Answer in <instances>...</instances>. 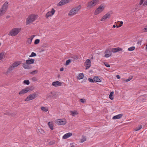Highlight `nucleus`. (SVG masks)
<instances>
[{"label": "nucleus", "mask_w": 147, "mask_h": 147, "mask_svg": "<svg viewBox=\"0 0 147 147\" xmlns=\"http://www.w3.org/2000/svg\"><path fill=\"white\" fill-rule=\"evenodd\" d=\"M38 71L37 70H34L30 73V74H32L34 75L35 74H36L38 73Z\"/></svg>", "instance_id": "nucleus-35"}, {"label": "nucleus", "mask_w": 147, "mask_h": 147, "mask_svg": "<svg viewBox=\"0 0 147 147\" xmlns=\"http://www.w3.org/2000/svg\"><path fill=\"white\" fill-rule=\"evenodd\" d=\"M104 64L106 67H110V65L108 63L106 62H105Z\"/></svg>", "instance_id": "nucleus-43"}, {"label": "nucleus", "mask_w": 147, "mask_h": 147, "mask_svg": "<svg viewBox=\"0 0 147 147\" xmlns=\"http://www.w3.org/2000/svg\"><path fill=\"white\" fill-rule=\"evenodd\" d=\"M34 61L35 60L34 59H30L26 60V63L30 65L34 63Z\"/></svg>", "instance_id": "nucleus-20"}, {"label": "nucleus", "mask_w": 147, "mask_h": 147, "mask_svg": "<svg viewBox=\"0 0 147 147\" xmlns=\"http://www.w3.org/2000/svg\"><path fill=\"white\" fill-rule=\"evenodd\" d=\"M6 11L4 10L1 9H0V16H3Z\"/></svg>", "instance_id": "nucleus-26"}, {"label": "nucleus", "mask_w": 147, "mask_h": 147, "mask_svg": "<svg viewBox=\"0 0 147 147\" xmlns=\"http://www.w3.org/2000/svg\"><path fill=\"white\" fill-rule=\"evenodd\" d=\"M84 77V74L83 73H80L77 77L78 79L81 80Z\"/></svg>", "instance_id": "nucleus-24"}, {"label": "nucleus", "mask_w": 147, "mask_h": 147, "mask_svg": "<svg viewBox=\"0 0 147 147\" xmlns=\"http://www.w3.org/2000/svg\"><path fill=\"white\" fill-rule=\"evenodd\" d=\"M29 65V64L26 63V62L25 63H23V67L25 69H29L31 68V67Z\"/></svg>", "instance_id": "nucleus-17"}, {"label": "nucleus", "mask_w": 147, "mask_h": 147, "mask_svg": "<svg viewBox=\"0 0 147 147\" xmlns=\"http://www.w3.org/2000/svg\"><path fill=\"white\" fill-rule=\"evenodd\" d=\"M142 128V125H140L139 127H137L135 129L136 131L139 130Z\"/></svg>", "instance_id": "nucleus-38"}, {"label": "nucleus", "mask_w": 147, "mask_h": 147, "mask_svg": "<svg viewBox=\"0 0 147 147\" xmlns=\"http://www.w3.org/2000/svg\"><path fill=\"white\" fill-rule=\"evenodd\" d=\"M99 1V0H92L91 1L88 2L87 4V7L91 8L94 7Z\"/></svg>", "instance_id": "nucleus-3"}, {"label": "nucleus", "mask_w": 147, "mask_h": 147, "mask_svg": "<svg viewBox=\"0 0 147 147\" xmlns=\"http://www.w3.org/2000/svg\"><path fill=\"white\" fill-rule=\"evenodd\" d=\"M64 69L63 67H62L60 69V71H63Z\"/></svg>", "instance_id": "nucleus-54"}, {"label": "nucleus", "mask_w": 147, "mask_h": 147, "mask_svg": "<svg viewBox=\"0 0 147 147\" xmlns=\"http://www.w3.org/2000/svg\"><path fill=\"white\" fill-rule=\"evenodd\" d=\"M116 77L118 79H119L120 78V76L118 75H117Z\"/></svg>", "instance_id": "nucleus-53"}, {"label": "nucleus", "mask_w": 147, "mask_h": 147, "mask_svg": "<svg viewBox=\"0 0 147 147\" xmlns=\"http://www.w3.org/2000/svg\"><path fill=\"white\" fill-rule=\"evenodd\" d=\"M93 80L94 81L98 82H100L101 81L99 78L97 76L94 77V78Z\"/></svg>", "instance_id": "nucleus-23"}, {"label": "nucleus", "mask_w": 147, "mask_h": 147, "mask_svg": "<svg viewBox=\"0 0 147 147\" xmlns=\"http://www.w3.org/2000/svg\"><path fill=\"white\" fill-rule=\"evenodd\" d=\"M104 7L102 5H101L95 10L94 14L97 15L101 13L104 9Z\"/></svg>", "instance_id": "nucleus-8"}, {"label": "nucleus", "mask_w": 147, "mask_h": 147, "mask_svg": "<svg viewBox=\"0 0 147 147\" xmlns=\"http://www.w3.org/2000/svg\"><path fill=\"white\" fill-rule=\"evenodd\" d=\"M40 109L42 111L46 112H47L48 110V109H47L45 107H41L40 108Z\"/></svg>", "instance_id": "nucleus-30"}, {"label": "nucleus", "mask_w": 147, "mask_h": 147, "mask_svg": "<svg viewBox=\"0 0 147 147\" xmlns=\"http://www.w3.org/2000/svg\"><path fill=\"white\" fill-rule=\"evenodd\" d=\"M144 1L145 0H140L139 4V5H142L143 4V3L144 2Z\"/></svg>", "instance_id": "nucleus-44"}, {"label": "nucleus", "mask_w": 147, "mask_h": 147, "mask_svg": "<svg viewBox=\"0 0 147 147\" xmlns=\"http://www.w3.org/2000/svg\"><path fill=\"white\" fill-rule=\"evenodd\" d=\"M36 17V16L34 15H32L30 16L27 19L26 22V24H28L35 20Z\"/></svg>", "instance_id": "nucleus-4"}, {"label": "nucleus", "mask_w": 147, "mask_h": 147, "mask_svg": "<svg viewBox=\"0 0 147 147\" xmlns=\"http://www.w3.org/2000/svg\"><path fill=\"white\" fill-rule=\"evenodd\" d=\"M4 56V53H0V60H1Z\"/></svg>", "instance_id": "nucleus-33"}, {"label": "nucleus", "mask_w": 147, "mask_h": 147, "mask_svg": "<svg viewBox=\"0 0 147 147\" xmlns=\"http://www.w3.org/2000/svg\"><path fill=\"white\" fill-rule=\"evenodd\" d=\"M55 141H51L49 142V145H52L55 144Z\"/></svg>", "instance_id": "nucleus-42"}, {"label": "nucleus", "mask_w": 147, "mask_h": 147, "mask_svg": "<svg viewBox=\"0 0 147 147\" xmlns=\"http://www.w3.org/2000/svg\"><path fill=\"white\" fill-rule=\"evenodd\" d=\"M10 112L7 110L6 111L5 113H4V114L5 115L10 116Z\"/></svg>", "instance_id": "nucleus-40"}, {"label": "nucleus", "mask_w": 147, "mask_h": 147, "mask_svg": "<svg viewBox=\"0 0 147 147\" xmlns=\"http://www.w3.org/2000/svg\"><path fill=\"white\" fill-rule=\"evenodd\" d=\"M38 94L36 93H33L28 96L25 99V101H28L35 98L37 96Z\"/></svg>", "instance_id": "nucleus-5"}, {"label": "nucleus", "mask_w": 147, "mask_h": 147, "mask_svg": "<svg viewBox=\"0 0 147 147\" xmlns=\"http://www.w3.org/2000/svg\"><path fill=\"white\" fill-rule=\"evenodd\" d=\"M91 58H92V59H93V57H92Z\"/></svg>", "instance_id": "nucleus-61"}, {"label": "nucleus", "mask_w": 147, "mask_h": 147, "mask_svg": "<svg viewBox=\"0 0 147 147\" xmlns=\"http://www.w3.org/2000/svg\"><path fill=\"white\" fill-rule=\"evenodd\" d=\"M56 123L58 125H64L67 122L65 119H62L57 120Z\"/></svg>", "instance_id": "nucleus-7"}, {"label": "nucleus", "mask_w": 147, "mask_h": 147, "mask_svg": "<svg viewBox=\"0 0 147 147\" xmlns=\"http://www.w3.org/2000/svg\"><path fill=\"white\" fill-rule=\"evenodd\" d=\"M80 100L83 103H84L85 101V100H84L82 99H80Z\"/></svg>", "instance_id": "nucleus-50"}, {"label": "nucleus", "mask_w": 147, "mask_h": 147, "mask_svg": "<svg viewBox=\"0 0 147 147\" xmlns=\"http://www.w3.org/2000/svg\"><path fill=\"white\" fill-rule=\"evenodd\" d=\"M88 80L90 82H94V80L92 78H88Z\"/></svg>", "instance_id": "nucleus-47"}, {"label": "nucleus", "mask_w": 147, "mask_h": 147, "mask_svg": "<svg viewBox=\"0 0 147 147\" xmlns=\"http://www.w3.org/2000/svg\"><path fill=\"white\" fill-rule=\"evenodd\" d=\"M32 39H30V38H28V40L26 41V43L27 44L28 43L29 44H31L32 42Z\"/></svg>", "instance_id": "nucleus-32"}, {"label": "nucleus", "mask_w": 147, "mask_h": 147, "mask_svg": "<svg viewBox=\"0 0 147 147\" xmlns=\"http://www.w3.org/2000/svg\"><path fill=\"white\" fill-rule=\"evenodd\" d=\"M17 113L16 112H10V116H11V117H14L16 115V114Z\"/></svg>", "instance_id": "nucleus-31"}, {"label": "nucleus", "mask_w": 147, "mask_h": 147, "mask_svg": "<svg viewBox=\"0 0 147 147\" xmlns=\"http://www.w3.org/2000/svg\"><path fill=\"white\" fill-rule=\"evenodd\" d=\"M112 54L111 52L109 50H106L105 52V56L106 57H109Z\"/></svg>", "instance_id": "nucleus-14"}, {"label": "nucleus", "mask_w": 147, "mask_h": 147, "mask_svg": "<svg viewBox=\"0 0 147 147\" xmlns=\"http://www.w3.org/2000/svg\"><path fill=\"white\" fill-rule=\"evenodd\" d=\"M80 6L72 9L68 13L69 16H73L76 14L80 9Z\"/></svg>", "instance_id": "nucleus-2"}, {"label": "nucleus", "mask_w": 147, "mask_h": 147, "mask_svg": "<svg viewBox=\"0 0 147 147\" xmlns=\"http://www.w3.org/2000/svg\"><path fill=\"white\" fill-rule=\"evenodd\" d=\"M123 115L122 114H119L118 115L115 116L113 117V119H118L122 117Z\"/></svg>", "instance_id": "nucleus-22"}, {"label": "nucleus", "mask_w": 147, "mask_h": 147, "mask_svg": "<svg viewBox=\"0 0 147 147\" xmlns=\"http://www.w3.org/2000/svg\"><path fill=\"white\" fill-rule=\"evenodd\" d=\"M1 45V43H0V46Z\"/></svg>", "instance_id": "nucleus-62"}, {"label": "nucleus", "mask_w": 147, "mask_h": 147, "mask_svg": "<svg viewBox=\"0 0 147 147\" xmlns=\"http://www.w3.org/2000/svg\"><path fill=\"white\" fill-rule=\"evenodd\" d=\"M48 124L49 128L51 129V130H53V129L52 123L50 122H49L48 123Z\"/></svg>", "instance_id": "nucleus-29"}, {"label": "nucleus", "mask_w": 147, "mask_h": 147, "mask_svg": "<svg viewBox=\"0 0 147 147\" xmlns=\"http://www.w3.org/2000/svg\"><path fill=\"white\" fill-rule=\"evenodd\" d=\"M120 25H121V26H122V25L123 24V22L122 21H121L120 22Z\"/></svg>", "instance_id": "nucleus-56"}, {"label": "nucleus", "mask_w": 147, "mask_h": 147, "mask_svg": "<svg viewBox=\"0 0 147 147\" xmlns=\"http://www.w3.org/2000/svg\"><path fill=\"white\" fill-rule=\"evenodd\" d=\"M13 69V68L12 67V66H11L8 69L6 73L8 74L9 73L11 72Z\"/></svg>", "instance_id": "nucleus-25"}, {"label": "nucleus", "mask_w": 147, "mask_h": 147, "mask_svg": "<svg viewBox=\"0 0 147 147\" xmlns=\"http://www.w3.org/2000/svg\"><path fill=\"white\" fill-rule=\"evenodd\" d=\"M9 17H10V16H7L6 17V18H9Z\"/></svg>", "instance_id": "nucleus-58"}, {"label": "nucleus", "mask_w": 147, "mask_h": 147, "mask_svg": "<svg viewBox=\"0 0 147 147\" xmlns=\"http://www.w3.org/2000/svg\"><path fill=\"white\" fill-rule=\"evenodd\" d=\"M135 49V47H132L130 48H128V50L129 51H132L134 50Z\"/></svg>", "instance_id": "nucleus-36"}, {"label": "nucleus", "mask_w": 147, "mask_h": 147, "mask_svg": "<svg viewBox=\"0 0 147 147\" xmlns=\"http://www.w3.org/2000/svg\"><path fill=\"white\" fill-rule=\"evenodd\" d=\"M121 25H120L119 26H116V27L117 28H118L119 27H121Z\"/></svg>", "instance_id": "nucleus-55"}, {"label": "nucleus", "mask_w": 147, "mask_h": 147, "mask_svg": "<svg viewBox=\"0 0 147 147\" xmlns=\"http://www.w3.org/2000/svg\"><path fill=\"white\" fill-rule=\"evenodd\" d=\"M40 42V40L39 39H36L35 40L34 44L35 45H37Z\"/></svg>", "instance_id": "nucleus-37"}, {"label": "nucleus", "mask_w": 147, "mask_h": 147, "mask_svg": "<svg viewBox=\"0 0 147 147\" xmlns=\"http://www.w3.org/2000/svg\"><path fill=\"white\" fill-rule=\"evenodd\" d=\"M70 113L72 116H75L77 115L78 114L77 112L75 111H70Z\"/></svg>", "instance_id": "nucleus-27"}, {"label": "nucleus", "mask_w": 147, "mask_h": 147, "mask_svg": "<svg viewBox=\"0 0 147 147\" xmlns=\"http://www.w3.org/2000/svg\"><path fill=\"white\" fill-rule=\"evenodd\" d=\"M132 78H129L128 79H127V80H124V81H125L126 82H127L129 81H130V80H131Z\"/></svg>", "instance_id": "nucleus-48"}, {"label": "nucleus", "mask_w": 147, "mask_h": 147, "mask_svg": "<svg viewBox=\"0 0 147 147\" xmlns=\"http://www.w3.org/2000/svg\"><path fill=\"white\" fill-rule=\"evenodd\" d=\"M115 27H116L115 25H114L113 26V27L114 28H115Z\"/></svg>", "instance_id": "nucleus-57"}, {"label": "nucleus", "mask_w": 147, "mask_h": 147, "mask_svg": "<svg viewBox=\"0 0 147 147\" xmlns=\"http://www.w3.org/2000/svg\"><path fill=\"white\" fill-rule=\"evenodd\" d=\"M122 50V49L119 47H117L112 49H111V51L113 53H115L117 52L121 51Z\"/></svg>", "instance_id": "nucleus-19"}, {"label": "nucleus", "mask_w": 147, "mask_h": 147, "mask_svg": "<svg viewBox=\"0 0 147 147\" xmlns=\"http://www.w3.org/2000/svg\"><path fill=\"white\" fill-rule=\"evenodd\" d=\"M70 147H75V146L74 145H71V146Z\"/></svg>", "instance_id": "nucleus-59"}, {"label": "nucleus", "mask_w": 147, "mask_h": 147, "mask_svg": "<svg viewBox=\"0 0 147 147\" xmlns=\"http://www.w3.org/2000/svg\"><path fill=\"white\" fill-rule=\"evenodd\" d=\"M57 96V93L55 92H51L48 95L47 97L48 98H55Z\"/></svg>", "instance_id": "nucleus-10"}, {"label": "nucleus", "mask_w": 147, "mask_h": 147, "mask_svg": "<svg viewBox=\"0 0 147 147\" xmlns=\"http://www.w3.org/2000/svg\"><path fill=\"white\" fill-rule=\"evenodd\" d=\"M69 2V0H62L59 3L57 6H61Z\"/></svg>", "instance_id": "nucleus-13"}, {"label": "nucleus", "mask_w": 147, "mask_h": 147, "mask_svg": "<svg viewBox=\"0 0 147 147\" xmlns=\"http://www.w3.org/2000/svg\"><path fill=\"white\" fill-rule=\"evenodd\" d=\"M36 55L35 53H34V52H32L31 55L29 56V57H35V56H36Z\"/></svg>", "instance_id": "nucleus-39"}, {"label": "nucleus", "mask_w": 147, "mask_h": 147, "mask_svg": "<svg viewBox=\"0 0 147 147\" xmlns=\"http://www.w3.org/2000/svg\"><path fill=\"white\" fill-rule=\"evenodd\" d=\"M85 64L86 65V69H88L91 66V61L89 59H87Z\"/></svg>", "instance_id": "nucleus-12"}, {"label": "nucleus", "mask_w": 147, "mask_h": 147, "mask_svg": "<svg viewBox=\"0 0 147 147\" xmlns=\"http://www.w3.org/2000/svg\"><path fill=\"white\" fill-rule=\"evenodd\" d=\"M32 90L31 88L30 87H28L24 89L21 90L19 93V94L21 95L23 94L27 93L29 91H31Z\"/></svg>", "instance_id": "nucleus-6"}, {"label": "nucleus", "mask_w": 147, "mask_h": 147, "mask_svg": "<svg viewBox=\"0 0 147 147\" xmlns=\"http://www.w3.org/2000/svg\"><path fill=\"white\" fill-rule=\"evenodd\" d=\"M55 11V9L52 8L51 11H49L46 13L45 16L46 18H48L49 16H51L53 15Z\"/></svg>", "instance_id": "nucleus-11"}, {"label": "nucleus", "mask_w": 147, "mask_h": 147, "mask_svg": "<svg viewBox=\"0 0 147 147\" xmlns=\"http://www.w3.org/2000/svg\"><path fill=\"white\" fill-rule=\"evenodd\" d=\"M86 140V139L85 137H83L82 139H81V142H83L85 141Z\"/></svg>", "instance_id": "nucleus-45"}, {"label": "nucleus", "mask_w": 147, "mask_h": 147, "mask_svg": "<svg viewBox=\"0 0 147 147\" xmlns=\"http://www.w3.org/2000/svg\"><path fill=\"white\" fill-rule=\"evenodd\" d=\"M32 80L33 81H36L37 80V79L36 77H34L32 78Z\"/></svg>", "instance_id": "nucleus-46"}, {"label": "nucleus", "mask_w": 147, "mask_h": 147, "mask_svg": "<svg viewBox=\"0 0 147 147\" xmlns=\"http://www.w3.org/2000/svg\"><path fill=\"white\" fill-rule=\"evenodd\" d=\"M71 60H72L71 59H69L68 60H67V61L66 62V65H69V64L71 62Z\"/></svg>", "instance_id": "nucleus-41"}, {"label": "nucleus", "mask_w": 147, "mask_h": 147, "mask_svg": "<svg viewBox=\"0 0 147 147\" xmlns=\"http://www.w3.org/2000/svg\"><path fill=\"white\" fill-rule=\"evenodd\" d=\"M147 5V0L144 2L143 4V5L144 6H146Z\"/></svg>", "instance_id": "nucleus-49"}, {"label": "nucleus", "mask_w": 147, "mask_h": 147, "mask_svg": "<svg viewBox=\"0 0 147 147\" xmlns=\"http://www.w3.org/2000/svg\"><path fill=\"white\" fill-rule=\"evenodd\" d=\"M21 30L20 28H15L11 30L8 33L9 35L14 36L17 35Z\"/></svg>", "instance_id": "nucleus-1"}, {"label": "nucleus", "mask_w": 147, "mask_h": 147, "mask_svg": "<svg viewBox=\"0 0 147 147\" xmlns=\"http://www.w3.org/2000/svg\"><path fill=\"white\" fill-rule=\"evenodd\" d=\"M113 94L114 92H111L110 94H109V97L111 100H112L113 99Z\"/></svg>", "instance_id": "nucleus-28"}, {"label": "nucleus", "mask_w": 147, "mask_h": 147, "mask_svg": "<svg viewBox=\"0 0 147 147\" xmlns=\"http://www.w3.org/2000/svg\"><path fill=\"white\" fill-rule=\"evenodd\" d=\"M35 36V35H32V36H31L30 37V38H30V39H32V40L33 38H34V37Z\"/></svg>", "instance_id": "nucleus-51"}, {"label": "nucleus", "mask_w": 147, "mask_h": 147, "mask_svg": "<svg viewBox=\"0 0 147 147\" xmlns=\"http://www.w3.org/2000/svg\"><path fill=\"white\" fill-rule=\"evenodd\" d=\"M144 30H145L144 31L147 32V26H146L145 28H144Z\"/></svg>", "instance_id": "nucleus-52"}, {"label": "nucleus", "mask_w": 147, "mask_h": 147, "mask_svg": "<svg viewBox=\"0 0 147 147\" xmlns=\"http://www.w3.org/2000/svg\"><path fill=\"white\" fill-rule=\"evenodd\" d=\"M111 16V14L109 13H108L102 16L100 19V21H105L107 19L109 18Z\"/></svg>", "instance_id": "nucleus-9"}, {"label": "nucleus", "mask_w": 147, "mask_h": 147, "mask_svg": "<svg viewBox=\"0 0 147 147\" xmlns=\"http://www.w3.org/2000/svg\"><path fill=\"white\" fill-rule=\"evenodd\" d=\"M146 49L147 50V45L146 46Z\"/></svg>", "instance_id": "nucleus-60"}, {"label": "nucleus", "mask_w": 147, "mask_h": 147, "mask_svg": "<svg viewBox=\"0 0 147 147\" xmlns=\"http://www.w3.org/2000/svg\"><path fill=\"white\" fill-rule=\"evenodd\" d=\"M61 83L59 81L53 82L52 85L55 87L61 86Z\"/></svg>", "instance_id": "nucleus-16"}, {"label": "nucleus", "mask_w": 147, "mask_h": 147, "mask_svg": "<svg viewBox=\"0 0 147 147\" xmlns=\"http://www.w3.org/2000/svg\"><path fill=\"white\" fill-rule=\"evenodd\" d=\"M21 63L20 61H17L13 64L12 66L13 68L17 67Z\"/></svg>", "instance_id": "nucleus-21"}, {"label": "nucleus", "mask_w": 147, "mask_h": 147, "mask_svg": "<svg viewBox=\"0 0 147 147\" xmlns=\"http://www.w3.org/2000/svg\"><path fill=\"white\" fill-rule=\"evenodd\" d=\"M8 2L7 1L5 2L3 5L1 9H2L6 11L8 6Z\"/></svg>", "instance_id": "nucleus-15"}, {"label": "nucleus", "mask_w": 147, "mask_h": 147, "mask_svg": "<svg viewBox=\"0 0 147 147\" xmlns=\"http://www.w3.org/2000/svg\"><path fill=\"white\" fill-rule=\"evenodd\" d=\"M23 83L27 85H28L30 84V82L28 80H25L24 81Z\"/></svg>", "instance_id": "nucleus-34"}, {"label": "nucleus", "mask_w": 147, "mask_h": 147, "mask_svg": "<svg viewBox=\"0 0 147 147\" xmlns=\"http://www.w3.org/2000/svg\"><path fill=\"white\" fill-rule=\"evenodd\" d=\"M72 135L71 133L69 132L65 134L62 137L63 139H66L71 136Z\"/></svg>", "instance_id": "nucleus-18"}]
</instances>
